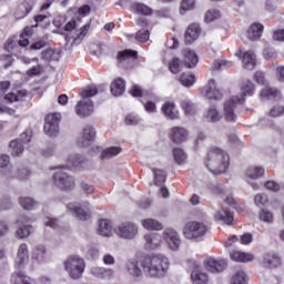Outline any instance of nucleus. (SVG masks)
Returning <instances> with one entry per match:
<instances>
[{"label":"nucleus","instance_id":"46","mask_svg":"<svg viewBox=\"0 0 284 284\" xmlns=\"http://www.w3.org/2000/svg\"><path fill=\"white\" fill-rule=\"evenodd\" d=\"M122 149L119 146H111L102 151L101 159H112L114 156H119L121 154Z\"/></svg>","mask_w":284,"mask_h":284},{"label":"nucleus","instance_id":"47","mask_svg":"<svg viewBox=\"0 0 284 284\" xmlns=\"http://www.w3.org/2000/svg\"><path fill=\"white\" fill-rule=\"evenodd\" d=\"M173 156L178 165H182V163H185V161H187V154L185 153V151H183V149L180 148L173 149Z\"/></svg>","mask_w":284,"mask_h":284},{"label":"nucleus","instance_id":"14","mask_svg":"<svg viewBox=\"0 0 284 284\" xmlns=\"http://www.w3.org/2000/svg\"><path fill=\"white\" fill-rule=\"evenodd\" d=\"M203 266L206 272H211V274H221L227 267V263L223 260H216L214 257H206L203 261Z\"/></svg>","mask_w":284,"mask_h":284},{"label":"nucleus","instance_id":"48","mask_svg":"<svg viewBox=\"0 0 284 284\" xmlns=\"http://www.w3.org/2000/svg\"><path fill=\"white\" fill-rule=\"evenodd\" d=\"M231 284H247V274H245L244 271H237L233 275Z\"/></svg>","mask_w":284,"mask_h":284},{"label":"nucleus","instance_id":"7","mask_svg":"<svg viewBox=\"0 0 284 284\" xmlns=\"http://www.w3.org/2000/svg\"><path fill=\"white\" fill-rule=\"evenodd\" d=\"M114 234L124 241H134L139 236V225L134 222H121L114 227Z\"/></svg>","mask_w":284,"mask_h":284},{"label":"nucleus","instance_id":"57","mask_svg":"<svg viewBox=\"0 0 284 284\" xmlns=\"http://www.w3.org/2000/svg\"><path fill=\"white\" fill-rule=\"evenodd\" d=\"M16 48H19V42L14 38L9 39L4 45L7 52H14Z\"/></svg>","mask_w":284,"mask_h":284},{"label":"nucleus","instance_id":"52","mask_svg":"<svg viewBox=\"0 0 284 284\" xmlns=\"http://www.w3.org/2000/svg\"><path fill=\"white\" fill-rule=\"evenodd\" d=\"M181 60L179 58H173L170 62H169V70L170 72H172V74H179V72H181Z\"/></svg>","mask_w":284,"mask_h":284},{"label":"nucleus","instance_id":"16","mask_svg":"<svg viewBox=\"0 0 284 284\" xmlns=\"http://www.w3.org/2000/svg\"><path fill=\"white\" fill-rule=\"evenodd\" d=\"M203 119L206 123H219L223 121V113L216 105H211L203 112Z\"/></svg>","mask_w":284,"mask_h":284},{"label":"nucleus","instance_id":"3","mask_svg":"<svg viewBox=\"0 0 284 284\" xmlns=\"http://www.w3.org/2000/svg\"><path fill=\"white\" fill-rule=\"evenodd\" d=\"M205 165L210 172H226L230 168V154L220 148L213 146L207 151Z\"/></svg>","mask_w":284,"mask_h":284},{"label":"nucleus","instance_id":"10","mask_svg":"<svg viewBox=\"0 0 284 284\" xmlns=\"http://www.w3.org/2000/svg\"><path fill=\"white\" fill-rule=\"evenodd\" d=\"M61 121V113H50L45 118L44 133L48 136H57L59 134V123Z\"/></svg>","mask_w":284,"mask_h":284},{"label":"nucleus","instance_id":"44","mask_svg":"<svg viewBox=\"0 0 284 284\" xmlns=\"http://www.w3.org/2000/svg\"><path fill=\"white\" fill-rule=\"evenodd\" d=\"M134 59H136V51L124 50L118 54V61H120V63L125 61H134Z\"/></svg>","mask_w":284,"mask_h":284},{"label":"nucleus","instance_id":"29","mask_svg":"<svg viewBox=\"0 0 284 284\" xmlns=\"http://www.w3.org/2000/svg\"><path fill=\"white\" fill-rule=\"evenodd\" d=\"M232 261L235 263H250L254 261V255L252 253H245L241 251H233L230 253Z\"/></svg>","mask_w":284,"mask_h":284},{"label":"nucleus","instance_id":"13","mask_svg":"<svg viewBox=\"0 0 284 284\" xmlns=\"http://www.w3.org/2000/svg\"><path fill=\"white\" fill-rule=\"evenodd\" d=\"M89 274L99 281H112L114 278V268L104 266H91Z\"/></svg>","mask_w":284,"mask_h":284},{"label":"nucleus","instance_id":"51","mask_svg":"<svg viewBox=\"0 0 284 284\" xmlns=\"http://www.w3.org/2000/svg\"><path fill=\"white\" fill-rule=\"evenodd\" d=\"M152 172L154 175V184L163 185V183H165V171L159 170V169H153Z\"/></svg>","mask_w":284,"mask_h":284},{"label":"nucleus","instance_id":"34","mask_svg":"<svg viewBox=\"0 0 284 284\" xmlns=\"http://www.w3.org/2000/svg\"><path fill=\"white\" fill-rule=\"evenodd\" d=\"M139 24L141 26L142 29L135 34V39L140 43H145V41H150V31L145 29V26H148V21L140 20Z\"/></svg>","mask_w":284,"mask_h":284},{"label":"nucleus","instance_id":"30","mask_svg":"<svg viewBox=\"0 0 284 284\" xmlns=\"http://www.w3.org/2000/svg\"><path fill=\"white\" fill-rule=\"evenodd\" d=\"M111 94L113 97H121L125 92V80L116 78L110 85Z\"/></svg>","mask_w":284,"mask_h":284},{"label":"nucleus","instance_id":"8","mask_svg":"<svg viewBox=\"0 0 284 284\" xmlns=\"http://www.w3.org/2000/svg\"><path fill=\"white\" fill-rule=\"evenodd\" d=\"M187 265L191 270V281L193 284H207L210 283V275L201 271V263L196 260H189Z\"/></svg>","mask_w":284,"mask_h":284},{"label":"nucleus","instance_id":"12","mask_svg":"<svg viewBox=\"0 0 284 284\" xmlns=\"http://www.w3.org/2000/svg\"><path fill=\"white\" fill-rule=\"evenodd\" d=\"M162 239L165 241L168 247L176 252L181 247V236L174 229H166L162 233Z\"/></svg>","mask_w":284,"mask_h":284},{"label":"nucleus","instance_id":"31","mask_svg":"<svg viewBox=\"0 0 284 284\" xmlns=\"http://www.w3.org/2000/svg\"><path fill=\"white\" fill-rule=\"evenodd\" d=\"M98 234L110 237L112 235V222L110 220L98 221Z\"/></svg>","mask_w":284,"mask_h":284},{"label":"nucleus","instance_id":"35","mask_svg":"<svg viewBox=\"0 0 284 284\" xmlns=\"http://www.w3.org/2000/svg\"><path fill=\"white\" fill-rule=\"evenodd\" d=\"M183 57H184V63L189 68H194L196 65V63H199V57L196 55V53L194 51H192L190 49L184 50Z\"/></svg>","mask_w":284,"mask_h":284},{"label":"nucleus","instance_id":"6","mask_svg":"<svg viewBox=\"0 0 284 284\" xmlns=\"http://www.w3.org/2000/svg\"><path fill=\"white\" fill-rule=\"evenodd\" d=\"M64 270L68 272L70 278L79 281L83 278L85 272V261L79 256H71L64 261Z\"/></svg>","mask_w":284,"mask_h":284},{"label":"nucleus","instance_id":"43","mask_svg":"<svg viewBox=\"0 0 284 284\" xmlns=\"http://www.w3.org/2000/svg\"><path fill=\"white\" fill-rule=\"evenodd\" d=\"M9 148L11 150L12 156H21L23 154V144L19 142V140H12L9 143Z\"/></svg>","mask_w":284,"mask_h":284},{"label":"nucleus","instance_id":"33","mask_svg":"<svg viewBox=\"0 0 284 284\" xmlns=\"http://www.w3.org/2000/svg\"><path fill=\"white\" fill-rule=\"evenodd\" d=\"M32 261H33V263H37L38 265L45 263V261H47L45 246L39 245L33 248Z\"/></svg>","mask_w":284,"mask_h":284},{"label":"nucleus","instance_id":"53","mask_svg":"<svg viewBox=\"0 0 284 284\" xmlns=\"http://www.w3.org/2000/svg\"><path fill=\"white\" fill-rule=\"evenodd\" d=\"M81 165V158L79 154L73 153L69 155L68 161H67V166L72 169V168H79Z\"/></svg>","mask_w":284,"mask_h":284},{"label":"nucleus","instance_id":"59","mask_svg":"<svg viewBox=\"0 0 284 284\" xmlns=\"http://www.w3.org/2000/svg\"><path fill=\"white\" fill-rule=\"evenodd\" d=\"M124 121H125L126 125H139V123L141 122L139 116H136L134 114H128L125 116Z\"/></svg>","mask_w":284,"mask_h":284},{"label":"nucleus","instance_id":"61","mask_svg":"<svg viewBox=\"0 0 284 284\" xmlns=\"http://www.w3.org/2000/svg\"><path fill=\"white\" fill-rule=\"evenodd\" d=\"M254 80L260 85H267V80H265V73L257 71L254 73Z\"/></svg>","mask_w":284,"mask_h":284},{"label":"nucleus","instance_id":"15","mask_svg":"<svg viewBox=\"0 0 284 284\" xmlns=\"http://www.w3.org/2000/svg\"><path fill=\"white\" fill-rule=\"evenodd\" d=\"M28 258H30V252L28 251V244H20L17 257H16V267L17 270H23L28 265Z\"/></svg>","mask_w":284,"mask_h":284},{"label":"nucleus","instance_id":"50","mask_svg":"<svg viewBox=\"0 0 284 284\" xmlns=\"http://www.w3.org/2000/svg\"><path fill=\"white\" fill-rule=\"evenodd\" d=\"M195 6H196L195 0H182L180 14H185V12H190V10H194Z\"/></svg>","mask_w":284,"mask_h":284},{"label":"nucleus","instance_id":"37","mask_svg":"<svg viewBox=\"0 0 284 284\" xmlns=\"http://www.w3.org/2000/svg\"><path fill=\"white\" fill-rule=\"evenodd\" d=\"M261 99H278L281 92L272 87L266 85L260 93Z\"/></svg>","mask_w":284,"mask_h":284},{"label":"nucleus","instance_id":"21","mask_svg":"<svg viewBox=\"0 0 284 284\" xmlns=\"http://www.w3.org/2000/svg\"><path fill=\"white\" fill-rule=\"evenodd\" d=\"M199 37H201V26L197 23L190 24L184 34L185 43L191 45V43H194Z\"/></svg>","mask_w":284,"mask_h":284},{"label":"nucleus","instance_id":"5","mask_svg":"<svg viewBox=\"0 0 284 284\" xmlns=\"http://www.w3.org/2000/svg\"><path fill=\"white\" fill-rule=\"evenodd\" d=\"M183 234L187 241H203L207 235V224L199 221H190L184 225Z\"/></svg>","mask_w":284,"mask_h":284},{"label":"nucleus","instance_id":"26","mask_svg":"<svg viewBox=\"0 0 284 284\" xmlns=\"http://www.w3.org/2000/svg\"><path fill=\"white\" fill-rule=\"evenodd\" d=\"M187 130L181 126H174L171 130V140L173 143H183V141H187Z\"/></svg>","mask_w":284,"mask_h":284},{"label":"nucleus","instance_id":"32","mask_svg":"<svg viewBox=\"0 0 284 284\" xmlns=\"http://www.w3.org/2000/svg\"><path fill=\"white\" fill-rule=\"evenodd\" d=\"M246 181L250 183V181H256V179H261L263 174H265V169L261 166H250L246 172Z\"/></svg>","mask_w":284,"mask_h":284},{"label":"nucleus","instance_id":"38","mask_svg":"<svg viewBox=\"0 0 284 284\" xmlns=\"http://www.w3.org/2000/svg\"><path fill=\"white\" fill-rule=\"evenodd\" d=\"M59 50L52 48H48L41 53V59H43L44 61H59Z\"/></svg>","mask_w":284,"mask_h":284},{"label":"nucleus","instance_id":"49","mask_svg":"<svg viewBox=\"0 0 284 284\" xmlns=\"http://www.w3.org/2000/svg\"><path fill=\"white\" fill-rule=\"evenodd\" d=\"M216 19H221V11L216 9L209 10L204 16L205 23H212V21H216Z\"/></svg>","mask_w":284,"mask_h":284},{"label":"nucleus","instance_id":"1","mask_svg":"<svg viewBox=\"0 0 284 284\" xmlns=\"http://www.w3.org/2000/svg\"><path fill=\"white\" fill-rule=\"evenodd\" d=\"M124 270L131 278H141L143 272L150 278H163L170 270V258L163 254L144 256L141 262L130 258L124 264Z\"/></svg>","mask_w":284,"mask_h":284},{"label":"nucleus","instance_id":"28","mask_svg":"<svg viewBox=\"0 0 284 284\" xmlns=\"http://www.w3.org/2000/svg\"><path fill=\"white\" fill-rule=\"evenodd\" d=\"M261 37H263V24L261 23L251 24L247 30V39H250V41H258Z\"/></svg>","mask_w":284,"mask_h":284},{"label":"nucleus","instance_id":"24","mask_svg":"<svg viewBox=\"0 0 284 284\" xmlns=\"http://www.w3.org/2000/svg\"><path fill=\"white\" fill-rule=\"evenodd\" d=\"M213 216L216 221L225 223L226 225H232V222L234 221V215L225 207L217 210Z\"/></svg>","mask_w":284,"mask_h":284},{"label":"nucleus","instance_id":"2","mask_svg":"<svg viewBox=\"0 0 284 284\" xmlns=\"http://www.w3.org/2000/svg\"><path fill=\"white\" fill-rule=\"evenodd\" d=\"M254 83L252 81H245L241 85L240 95H233L224 102L223 114L227 123H236V112H234L236 105L245 103V98L254 94Z\"/></svg>","mask_w":284,"mask_h":284},{"label":"nucleus","instance_id":"9","mask_svg":"<svg viewBox=\"0 0 284 284\" xmlns=\"http://www.w3.org/2000/svg\"><path fill=\"white\" fill-rule=\"evenodd\" d=\"M53 183L55 187H59V190H74V178L68 173H65L63 170H59L53 175Z\"/></svg>","mask_w":284,"mask_h":284},{"label":"nucleus","instance_id":"25","mask_svg":"<svg viewBox=\"0 0 284 284\" xmlns=\"http://www.w3.org/2000/svg\"><path fill=\"white\" fill-rule=\"evenodd\" d=\"M263 265L270 270L281 267V256L276 253H266L263 256Z\"/></svg>","mask_w":284,"mask_h":284},{"label":"nucleus","instance_id":"36","mask_svg":"<svg viewBox=\"0 0 284 284\" xmlns=\"http://www.w3.org/2000/svg\"><path fill=\"white\" fill-rule=\"evenodd\" d=\"M180 105L186 116H193V114H196V104L191 100L184 99L180 102Z\"/></svg>","mask_w":284,"mask_h":284},{"label":"nucleus","instance_id":"54","mask_svg":"<svg viewBox=\"0 0 284 284\" xmlns=\"http://www.w3.org/2000/svg\"><path fill=\"white\" fill-rule=\"evenodd\" d=\"M260 221L264 223H272L274 221V214L267 210H262L258 215Z\"/></svg>","mask_w":284,"mask_h":284},{"label":"nucleus","instance_id":"19","mask_svg":"<svg viewBox=\"0 0 284 284\" xmlns=\"http://www.w3.org/2000/svg\"><path fill=\"white\" fill-rule=\"evenodd\" d=\"M67 207L75 219H79V221H88L90 219V210H84L77 203H69Z\"/></svg>","mask_w":284,"mask_h":284},{"label":"nucleus","instance_id":"27","mask_svg":"<svg viewBox=\"0 0 284 284\" xmlns=\"http://www.w3.org/2000/svg\"><path fill=\"white\" fill-rule=\"evenodd\" d=\"M242 65L245 70H254L256 68V54H254V51H246L242 54Z\"/></svg>","mask_w":284,"mask_h":284},{"label":"nucleus","instance_id":"45","mask_svg":"<svg viewBox=\"0 0 284 284\" xmlns=\"http://www.w3.org/2000/svg\"><path fill=\"white\" fill-rule=\"evenodd\" d=\"M20 205L23 210H37L39 202L34 201L32 197H20Z\"/></svg>","mask_w":284,"mask_h":284},{"label":"nucleus","instance_id":"22","mask_svg":"<svg viewBox=\"0 0 284 284\" xmlns=\"http://www.w3.org/2000/svg\"><path fill=\"white\" fill-rule=\"evenodd\" d=\"M144 241L148 250H159L163 244V236L158 233L146 234Z\"/></svg>","mask_w":284,"mask_h":284},{"label":"nucleus","instance_id":"17","mask_svg":"<svg viewBox=\"0 0 284 284\" xmlns=\"http://www.w3.org/2000/svg\"><path fill=\"white\" fill-rule=\"evenodd\" d=\"M37 0H23L14 11V19H26L30 12H32V8H34Z\"/></svg>","mask_w":284,"mask_h":284},{"label":"nucleus","instance_id":"4","mask_svg":"<svg viewBox=\"0 0 284 284\" xmlns=\"http://www.w3.org/2000/svg\"><path fill=\"white\" fill-rule=\"evenodd\" d=\"M99 94V89L97 87H89L82 91V100L78 102L75 106V112L78 116H90L94 112V102L90 100L91 97H97Z\"/></svg>","mask_w":284,"mask_h":284},{"label":"nucleus","instance_id":"58","mask_svg":"<svg viewBox=\"0 0 284 284\" xmlns=\"http://www.w3.org/2000/svg\"><path fill=\"white\" fill-rule=\"evenodd\" d=\"M263 57L266 61H272L278 57L276 51L272 48L265 49L263 52Z\"/></svg>","mask_w":284,"mask_h":284},{"label":"nucleus","instance_id":"20","mask_svg":"<svg viewBox=\"0 0 284 284\" xmlns=\"http://www.w3.org/2000/svg\"><path fill=\"white\" fill-rule=\"evenodd\" d=\"M18 223H21V225L17 230L18 239H28V236H30V234L34 232L32 225L26 224L30 223V219L22 216L18 220Z\"/></svg>","mask_w":284,"mask_h":284},{"label":"nucleus","instance_id":"56","mask_svg":"<svg viewBox=\"0 0 284 284\" xmlns=\"http://www.w3.org/2000/svg\"><path fill=\"white\" fill-rule=\"evenodd\" d=\"M231 67H232V62L227 60H216L213 63V68L215 70H225L226 68H231Z\"/></svg>","mask_w":284,"mask_h":284},{"label":"nucleus","instance_id":"23","mask_svg":"<svg viewBox=\"0 0 284 284\" xmlns=\"http://www.w3.org/2000/svg\"><path fill=\"white\" fill-rule=\"evenodd\" d=\"M97 136V131H94V128L92 126H85L83 129L82 138L78 140V145H81V148H85L92 141H94V138Z\"/></svg>","mask_w":284,"mask_h":284},{"label":"nucleus","instance_id":"55","mask_svg":"<svg viewBox=\"0 0 284 284\" xmlns=\"http://www.w3.org/2000/svg\"><path fill=\"white\" fill-rule=\"evenodd\" d=\"M32 139V131L31 130H26L20 134V138L17 139L22 145H26V143H30Z\"/></svg>","mask_w":284,"mask_h":284},{"label":"nucleus","instance_id":"64","mask_svg":"<svg viewBox=\"0 0 284 284\" xmlns=\"http://www.w3.org/2000/svg\"><path fill=\"white\" fill-rule=\"evenodd\" d=\"M80 187L84 194H94V186L89 183L81 182Z\"/></svg>","mask_w":284,"mask_h":284},{"label":"nucleus","instance_id":"11","mask_svg":"<svg viewBox=\"0 0 284 284\" xmlns=\"http://www.w3.org/2000/svg\"><path fill=\"white\" fill-rule=\"evenodd\" d=\"M202 97L210 101H221L223 99V92L220 91L216 85V81L210 80L201 90Z\"/></svg>","mask_w":284,"mask_h":284},{"label":"nucleus","instance_id":"40","mask_svg":"<svg viewBox=\"0 0 284 284\" xmlns=\"http://www.w3.org/2000/svg\"><path fill=\"white\" fill-rule=\"evenodd\" d=\"M141 225L142 227H144V230H163V224H161L159 221L154 219L142 220Z\"/></svg>","mask_w":284,"mask_h":284},{"label":"nucleus","instance_id":"18","mask_svg":"<svg viewBox=\"0 0 284 284\" xmlns=\"http://www.w3.org/2000/svg\"><path fill=\"white\" fill-rule=\"evenodd\" d=\"M161 112L165 119H170L171 121L179 119V109H176L174 101H165L161 106Z\"/></svg>","mask_w":284,"mask_h":284},{"label":"nucleus","instance_id":"60","mask_svg":"<svg viewBox=\"0 0 284 284\" xmlns=\"http://www.w3.org/2000/svg\"><path fill=\"white\" fill-rule=\"evenodd\" d=\"M102 263H104V265L112 266L116 263V260L114 258V255H112L110 253H105L102 256Z\"/></svg>","mask_w":284,"mask_h":284},{"label":"nucleus","instance_id":"62","mask_svg":"<svg viewBox=\"0 0 284 284\" xmlns=\"http://www.w3.org/2000/svg\"><path fill=\"white\" fill-rule=\"evenodd\" d=\"M270 116L276 118V116H281L282 114H284V106L277 105V106H273L270 110Z\"/></svg>","mask_w":284,"mask_h":284},{"label":"nucleus","instance_id":"42","mask_svg":"<svg viewBox=\"0 0 284 284\" xmlns=\"http://www.w3.org/2000/svg\"><path fill=\"white\" fill-rule=\"evenodd\" d=\"M180 83L184 85V88H192V85L196 83V77L192 73H182L180 75Z\"/></svg>","mask_w":284,"mask_h":284},{"label":"nucleus","instance_id":"41","mask_svg":"<svg viewBox=\"0 0 284 284\" xmlns=\"http://www.w3.org/2000/svg\"><path fill=\"white\" fill-rule=\"evenodd\" d=\"M132 12H135L136 14H144V16H150L152 14V9L143 3L140 2H134L131 6Z\"/></svg>","mask_w":284,"mask_h":284},{"label":"nucleus","instance_id":"63","mask_svg":"<svg viewBox=\"0 0 284 284\" xmlns=\"http://www.w3.org/2000/svg\"><path fill=\"white\" fill-rule=\"evenodd\" d=\"M253 241H254V235H252V233H244L243 235H241L242 245H251Z\"/></svg>","mask_w":284,"mask_h":284},{"label":"nucleus","instance_id":"39","mask_svg":"<svg viewBox=\"0 0 284 284\" xmlns=\"http://www.w3.org/2000/svg\"><path fill=\"white\" fill-rule=\"evenodd\" d=\"M27 94L26 91H17V93L11 92L4 95V101H7V103H17V101H23Z\"/></svg>","mask_w":284,"mask_h":284}]
</instances>
